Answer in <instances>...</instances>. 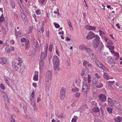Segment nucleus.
<instances>
[{"instance_id": "obj_1", "label": "nucleus", "mask_w": 122, "mask_h": 122, "mask_svg": "<svg viewBox=\"0 0 122 122\" xmlns=\"http://www.w3.org/2000/svg\"><path fill=\"white\" fill-rule=\"evenodd\" d=\"M99 39V36H97L96 38L94 39L93 41L92 45L94 48H98V50L101 51L103 49L104 46L102 43H100Z\"/></svg>"}, {"instance_id": "obj_2", "label": "nucleus", "mask_w": 122, "mask_h": 122, "mask_svg": "<svg viewBox=\"0 0 122 122\" xmlns=\"http://www.w3.org/2000/svg\"><path fill=\"white\" fill-rule=\"evenodd\" d=\"M52 74V72L50 71H48L46 73V84L48 86L50 85V83L49 82L51 81Z\"/></svg>"}, {"instance_id": "obj_3", "label": "nucleus", "mask_w": 122, "mask_h": 122, "mask_svg": "<svg viewBox=\"0 0 122 122\" xmlns=\"http://www.w3.org/2000/svg\"><path fill=\"white\" fill-rule=\"evenodd\" d=\"M97 36L95 35L92 32L90 31L87 35L86 38L88 40H91L95 37L96 38Z\"/></svg>"}, {"instance_id": "obj_4", "label": "nucleus", "mask_w": 122, "mask_h": 122, "mask_svg": "<svg viewBox=\"0 0 122 122\" xmlns=\"http://www.w3.org/2000/svg\"><path fill=\"white\" fill-rule=\"evenodd\" d=\"M65 88L64 87H62L61 89L60 94V97L61 99L62 100L63 99L65 96Z\"/></svg>"}, {"instance_id": "obj_5", "label": "nucleus", "mask_w": 122, "mask_h": 122, "mask_svg": "<svg viewBox=\"0 0 122 122\" xmlns=\"http://www.w3.org/2000/svg\"><path fill=\"white\" fill-rule=\"evenodd\" d=\"M98 97L100 100L102 101L105 102L107 100V96L103 94H99Z\"/></svg>"}, {"instance_id": "obj_6", "label": "nucleus", "mask_w": 122, "mask_h": 122, "mask_svg": "<svg viewBox=\"0 0 122 122\" xmlns=\"http://www.w3.org/2000/svg\"><path fill=\"white\" fill-rule=\"evenodd\" d=\"M32 46L35 50L36 49L38 48L39 47V45L38 44V42L36 41H34L33 42Z\"/></svg>"}, {"instance_id": "obj_7", "label": "nucleus", "mask_w": 122, "mask_h": 122, "mask_svg": "<svg viewBox=\"0 0 122 122\" xmlns=\"http://www.w3.org/2000/svg\"><path fill=\"white\" fill-rule=\"evenodd\" d=\"M114 105L117 109L119 110L120 109L121 106L120 103L119 102L115 101Z\"/></svg>"}, {"instance_id": "obj_8", "label": "nucleus", "mask_w": 122, "mask_h": 122, "mask_svg": "<svg viewBox=\"0 0 122 122\" xmlns=\"http://www.w3.org/2000/svg\"><path fill=\"white\" fill-rule=\"evenodd\" d=\"M47 56V52L46 51L45 53L43 52H41V55L40 60H44L46 57Z\"/></svg>"}, {"instance_id": "obj_9", "label": "nucleus", "mask_w": 122, "mask_h": 122, "mask_svg": "<svg viewBox=\"0 0 122 122\" xmlns=\"http://www.w3.org/2000/svg\"><path fill=\"white\" fill-rule=\"evenodd\" d=\"M89 56L92 58L93 60H99V59L97 58L95 54H94L92 52L89 55Z\"/></svg>"}, {"instance_id": "obj_10", "label": "nucleus", "mask_w": 122, "mask_h": 122, "mask_svg": "<svg viewBox=\"0 0 122 122\" xmlns=\"http://www.w3.org/2000/svg\"><path fill=\"white\" fill-rule=\"evenodd\" d=\"M109 66L112 69H116L117 67V64L115 62H112L110 63Z\"/></svg>"}, {"instance_id": "obj_11", "label": "nucleus", "mask_w": 122, "mask_h": 122, "mask_svg": "<svg viewBox=\"0 0 122 122\" xmlns=\"http://www.w3.org/2000/svg\"><path fill=\"white\" fill-rule=\"evenodd\" d=\"M53 61L54 63H59V59L57 56H54Z\"/></svg>"}, {"instance_id": "obj_12", "label": "nucleus", "mask_w": 122, "mask_h": 122, "mask_svg": "<svg viewBox=\"0 0 122 122\" xmlns=\"http://www.w3.org/2000/svg\"><path fill=\"white\" fill-rule=\"evenodd\" d=\"M83 91H88V86L86 83L85 82L83 83L82 86Z\"/></svg>"}, {"instance_id": "obj_13", "label": "nucleus", "mask_w": 122, "mask_h": 122, "mask_svg": "<svg viewBox=\"0 0 122 122\" xmlns=\"http://www.w3.org/2000/svg\"><path fill=\"white\" fill-rule=\"evenodd\" d=\"M12 67L15 71H16L18 69V67L17 66L16 63L15 62H13L12 64Z\"/></svg>"}, {"instance_id": "obj_14", "label": "nucleus", "mask_w": 122, "mask_h": 122, "mask_svg": "<svg viewBox=\"0 0 122 122\" xmlns=\"http://www.w3.org/2000/svg\"><path fill=\"white\" fill-rule=\"evenodd\" d=\"M2 93L3 97L5 99L4 100H6L8 102H10L9 101V99H8L7 94L5 92H3Z\"/></svg>"}, {"instance_id": "obj_15", "label": "nucleus", "mask_w": 122, "mask_h": 122, "mask_svg": "<svg viewBox=\"0 0 122 122\" xmlns=\"http://www.w3.org/2000/svg\"><path fill=\"white\" fill-rule=\"evenodd\" d=\"M21 15L23 21L24 22H26V21H27V19L25 15L23 13H21Z\"/></svg>"}, {"instance_id": "obj_16", "label": "nucleus", "mask_w": 122, "mask_h": 122, "mask_svg": "<svg viewBox=\"0 0 122 122\" xmlns=\"http://www.w3.org/2000/svg\"><path fill=\"white\" fill-rule=\"evenodd\" d=\"M85 28L86 30H95V28L93 27H92L90 25H87L85 27Z\"/></svg>"}, {"instance_id": "obj_17", "label": "nucleus", "mask_w": 122, "mask_h": 122, "mask_svg": "<svg viewBox=\"0 0 122 122\" xmlns=\"http://www.w3.org/2000/svg\"><path fill=\"white\" fill-rule=\"evenodd\" d=\"M44 60H40V63H39V65L40 66V69H42L43 68V66L44 65Z\"/></svg>"}, {"instance_id": "obj_18", "label": "nucleus", "mask_w": 122, "mask_h": 122, "mask_svg": "<svg viewBox=\"0 0 122 122\" xmlns=\"http://www.w3.org/2000/svg\"><path fill=\"white\" fill-rule=\"evenodd\" d=\"M103 38L106 42L107 44L110 45H112L113 43L111 41L108 39L107 38L105 37H104Z\"/></svg>"}, {"instance_id": "obj_19", "label": "nucleus", "mask_w": 122, "mask_h": 122, "mask_svg": "<svg viewBox=\"0 0 122 122\" xmlns=\"http://www.w3.org/2000/svg\"><path fill=\"white\" fill-rule=\"evenodd\" d=\"M6 62V59L5 58H2L0 59V63L3 65L5 64Z\"/></svg>"}, {"instance_id": "obj_20", "label": "nucleus", "mask_w": 122, "mask_h": 122, "mask_svg": "<svg viewBox=\"0 0 122 122\" xmlns=\"http://www.w3.org/2000/svg\"><path fill=\"white\" fill-rule=\"evenodd\" d=\"M25 49L26 50H27L29 48V42L28 40L27 41L25 42Z\"/></svg>"}, {"instance_id": "obj_21", "label": "nucleus", "mask_w": 122, "mask_h": 122, "mask_svg": "<svg viewBox=\"0 0 122 122\" xmlns=\"http://www.w3.org/2000/svg\"><path fill=\"white\" fill-rule=\"evenodd\" d=\"M54 69L55 70H57V71H59V69L58 66H59V63H54Z\"/></svg>"}, {"instance_id": "obj_22", "label": "nucleus", "mask_w": 122, "mask_h": 122, "mask_svg": "<svg viewBox=\"0 0 122 122\" xmlns=\"http://www.w3.org/2000/svg\"><path fill=\"white\" fill-rule=\"evenodd\" d=\"M92 84H95V86H96L97 84H98V80L95 79H93L92 81Z\"/></svg>"}, {"instance_id": "obj_23", "label": "nucleus", "mask_w": 122, "mask_h": 122, "mask_svg": "<svg viewBox=\"0 0 122 122\" xmlns=\"http://www.w3.org/2000/svg\"><path fill=\"white\" fill-rule=\"evenodd\" d=\"M86 47V46L84 45H81L79 47V49L82 50H85Z\"/></svg>"}, {"instance_id": "obj_24", "label": "nucleus", "mask_w": 122, "mask_h": 122, "mask_svg": "<svg viewBox=\"0 0 122 122\" xmlns=\"http://www.w3.org/2000/svg\"><path fill=\"white\" fill-rule=\"evenodd\" d=\"M93 111L95 112H100V110L99 108L97 107H95L93 109Z\"/></svg>"}, {"instance_id": "obj_25", "label": "nucleus", "mask_w": 122, "mask_h": 122, "mask_svg": "<svg viewBox=\"0 0 122 122\" xmlns=\"http://www.w3.org/2000/svg\"><path fill=\"white\" fill-rule=\"evenodd\" d=\"M98 60H96L95 61V63L97 66L100 67L102 64L100 62L98 61Z\"/></svg>"}, {"instance_id": "obj_26", "label": "nucleus", "mask_w": 122, "mask_h": 122, "mask_svg": "<svg viewBox=\"0 0 122 122\" xmlns=\"http://www.w3.org/2000/svg\"><path fill=\"white\" fill-rule=\"evenodd\" d=\"M85 50L87 51L89 55L92 52V50L90 48H87V47H86Z\"/></svg>"}, {"instance_id": "obj_27", "label": "nucleus", "mask_w": 122, "mask_h": 122, "mask_svg": "<svg viewBox=\"0 0 122 122\" xmlns=\"http://www.w3.org/2000/svg\"><path fill=\"white\" fill-rule=\"evenodd\" d=\"M98 83V84H97L96 86L97 88H100L102 87L103 86V85L101 82H99Z\"/></svg>"}, {"instance_id": "obj_28", "label": "nucleus", "mask_w": 122, "mask_h": 122, "mask_svg": "<svg viewBox=\"0 0 122 122\" xmlns=\"http://www.w3.org/2000/svg\"><path fill=\"white\" fill-rule=\"evenodd\" d=\"M103 76L104 78H106L107 80L109 79L108 77V75L107 73H104L103 74Z\"/></svg>"}, {"instance_id": "obj_29", "label": "nucleus", "mask_w": 122, "mask_h": 122, "mask_svg": "<svg viewBox=\"0 0 122 122\" xmlns=\"http://www.w3.org/2000/svg\"><path fill=\"white\" fill-rule=\"evenodd\" d=\"M18 61H19V63H17V65L20 66H21V63L22 62V59L21 58H19Z\"/></svg>"}, {"instance_id": "obj_30", "label": "nucleus", "mask_w": 122, "mask_h": 122, "mask_svg": "<svg viewBox=\"0 0 122 122\" xmlns=\"http://www.w3.org/2000/svg\"><path fill=\"white\" fill-rule=\"evenodd\" d=\"M77 119L78 117L77 116H75L74 118H73L72 119L71 122H76Z\"/></svg>"}, {"instance_id": "obj_31", "label": "nucleus", "mask_w": 122, "mask_h": 122, "mask_svg": "<svg viewBox=\"0 0 122 122\" xmlns=\"http://www.w3.org/2000/svg\"><path fill=\"white\" fill-rule=\"evenodd\" d=\"M33 98H32L30 99V103L33 106H34L35 104V103L33 100Z\"/></svg>"}, {"instance_id": "obj_32", "label": "nucleus", "mask_w": 122, "mask_h": 122, "mask_svg": "<svg viewBox=\"0 0 122 122\" xmlns=\"http://www.w3.org/2000/svg\"><path fill=\"white\" fill-rule=\"evenodd\" d=\"M115 120L117 122H120L122 121V120L120 117H118L117 118L115 119Z\"/></svg>"}, {"instance_id": "obj_33", "label": "nucleus", "mask_w": 122, "mask_h": 122, "mask_svg": "<svg viewBox=\"0 0 122 122\" xmlns=\"http://www.w3.org/2000/svg\"><path fill=\"white\" fill-rule=\"evenodd\" d=\"M107 111L109 113H112V110L111 108H108L107 109Z\"/></svg>"}, {"instance_id": "obj_34", "label": "nucleus", "mask_w": 122, "mask_h": 122, "mask_svg": "<svg viewBox=\"0 0 122 122\" xmlns=\"http://www.w3.org/2000/svg\"><path fill=\"white\" fill-rule=\"evenodd\" d=\"M38 75H36L33 77V80L35 81H37L38 79Z\"/></svg>"}, {"instance_id": "obj_35", "label": "nucleus", "mask_w": 122, "mask_h": 122, "mask_svg": "<svg viewBox=\"0 0 122 122\" xmlns=\"http://www.w3.org/2000/svg\"><path fill=\"white\" fill-rule=\"evenodd\" d=\"M27 40L26 38H22L21 39V41L22 42H26Z\"/></svg>"}, {"instance_id": "obj_36", "label": "nucleus", "mask_w": 122, "mask_h": 122, "mask_svg": "<svg viewBox=\"0 0 122 122\" xmlns=\"http://www.w3.org/2000/svg\"><path fill=\"white\" fill-rule=\"evenodd\" d=\"M18 35L20 37H21L22 36V31L19 30L18 31Z\"/></svg>"}, {"instance_id": "obj_37", "label": "nucleus", "mask_w": 122, "mask_h": 122, "mask_svg": "<svg viewBox=\"0 0 122 122\" xmlns=\"http://www.w3.org/2000/svg\"><path fill=\"white\" fill-rule=\"evenodd\" d=\"M80 93L79 92H77L75 94V96L77 98H78L80 97Z\"/></svg>"}, {"instance_id": "obj_38", "label": "nucleus", "mask_w": 122, "mask_h": 122, "mask_svg": "<svg viewBox=\"0 0 122 122\" xmlns=\"http://www.w3.org/2000/svg\"><path fill=\"white\" fill-rule=\"evenodd\" d=\"M99 31L100 32V34L101 36H102L105 35L104 32L103 31L100 30Z\"/></svg>"}, {"instance_id": "obj_39", "label": "nucleus", "mask_w": 122, "mask_h": 122, "mask_svg": "<svg viewBox=\"0 0 122 122\" xmlns=\"http://www.w3.org/2000/svg\"><path fill=\"white\" fill-rule=\"evenodd\" d=\"M39 3L41 4H45V0H39Z\"/></svg>"}, {"instance_id": "obj_40", "label": "nucleus", "mask_w": 122, "mask_h": 122, "mask_svg": "<svg viewBox=\"0 0 122 122\" xmlns=\"http://www.w3.org/2000/svg\"><path fill=\"white\" fill-rule=\"evenodd\" d=\"M36 13L37 15H40L41 14V12L40 10H38L36 12Z\"/></svg>"}, {"instance_id": "obj_41", "label": "nucleus", "mask_w": 122, "mask_h": 122, "mask_svg": "<svg viewBox=\"0 0 122 122\" xmlns=\"http://www.w3.org/2000/svg\"><path fill=\"white\" fill-rule=\"evenodd\" d=\"M54 24L55 25V27L56 28H59L60 27V26L58 24H56V23H54Z\"/></svg>"}, {"instance_id": "obj_42", "label": "nucleus", "mask_w": 122, "mask_h": 122, "mask_svg": "<svg viewBox=\"0 0 122 122\" xmlns=\"http://www.w3.org/2000/svg\"><path fill=\"white\" fill-rule=\"evenodd\" d=\"M100 67L102 68V69L103 70H107L108 71V69H107L105 66H104L102 64V65Z\"/></svg>"}, {"instance_id": "obj_43", "label": "nucleus", "mask_w": 122, "mask_h": 122, "mask_svg": "<svg viewBox=\"0 0 122 122\" xmlns=\"http://www.w3.org/2000/svg\"><path fill=\"white\" fill-rule=\"evenodd\" d=\"M0 87L1 89L2 90H4L5 88V86H4L3 84L2 83H1L0 84Z\"/></svg>"}, {"instance_id": "obj_44", "label": "nucleus", "mask_w": 122, "mask_h": 122, "mask_svg": "<svg viewBox=\"0 0 122 122\" xmlns=\"http://www.w3.org/2000/svg\"><path fill=\"white\" fill-rule=\"evenodd\" d=\"M109 58V56H105L104 58V60L105 61H108V59Z\"/></svg>"}, {"instance_id": "obj_45", "label": "nucleus", "mask_w": 122, "mask_h": 122, "mask_svg": "<svg viewBox=\"0 0 122 122\" xmlns=\"http://www.w3.org/2000/svg\"><path fill=\"white\" fill-rule=\"evenodd\" d=\"M20 107L21 108L24 109H25V106L22 103H21L20 104Z\"/></svg>"}, {"instance_id": "obj_46", "label": "nucleus", "mask_w": 122, "mask_h": 122, "mask_svg": "<svg viewBox=\"0 0 122 122\" xmlns=\"http://www.w3.org/2000/svg\"><path fill=\"white\" fill-rule=\"evenodd\" d=\"M86 69L85 68L83 69L81 73V75L83 76L85 73V72L86 71Z\"/></svg>"}, {"instance_id": "obj_47", "label": "nucleus", "mask_w": 122, "mask_h": 122, "mask_svg": "<svg viewBox=\"0 0 122 122\" xmlns=\"http://www.w3.org/2000/svg\"><path fill=\"white\" fill-rule=\"evenodd\" d=\"M31 96H32V98H33L34 99V97L35 96V92L33 91L32 92Z\"/></svg>"}, {"instance_id": "obj_48", "label": "nucleus", "mask_w": 122, "mask_h": 122, "mask_svg": "<svg viewBox=\"0 0 122 122\" xmlns=\"http://www.w3.org/2000/svg\"><path fill=\"white\" fill-rule=\"evenodd\" d=\"M114 46H109V49L110 50H113Z\"/></svg>"}, {"instance_id": "obj_49", "label": "nucleus", "mask_w": 122, "mask_h": 122, "mask_svg": "<svg viewBox=\"0 0 122 122\" xmlns=\"http://www.w3.org/2000/svg\"><path fill=\"white\" fill-rule=\"evenodd\" d=\"M95 76H96L97 78L98 79H99L100 77V75H98L97 73H96L95 74Z\"/></svg>"}, {"instance_id": "obj_50", "label": "nucleus", "mask_w": 122, "mask_h": 122, "mask_svg": "<svg viewBox=\"0 0 122 122\" xmlns=\"http://www.w3.org/2000/svg\"><path fill=\"white\" fill-rule=\"evenodd\" d=\"M70 60L68 58L67 59V63L68 65L69 66H70Z\"/></svg>"}, {"instance_id": "obj_51", "label": "nucleus", "mask_w": 122, "mask_h": 122, "mask_svg": "<svg viewBox=\"0 0 122 122\" xmlns=\"http://www.w3.org/2000/svg\"><path fill=\"white\" fill-rule=\"evenodd\" d=\"M89 62L87 61H83V66H84L86 64H88Z\"/></svg>"}, {"instance_id": "obj_52", "label": "nucleus", "mask_w": 122, "mask_h": 122, "mask_svg": "<svg viewBox=\"0 0 122 122\" xmlns=\"http://www.w3.org/2000/svg\"><path fill=\"white\" fill-rule=\"evenodd\" d=\"M11 6L13 7H14L15 6V3L14 2H12L11 3Z\"/></svg>"}, {"instance_id": "obj_53", "label": "nucleus", "mask_w": 122, "mask_h": 122, "mask_svg": "<svg viewBox=\"0 0 122 122\" xmlns=\"http://www.w3.org/2000/svg\"><path fill=\"white\" fill-rule=\"evenodd\" d=\"M115 54L116 56L117 59L118 58H119V54L117 52H116L115 53Z\"/></svg>"}, {"instance_id": "obj_54", "label": "nucleus", "mask_w": 122, "mask_h": 122, "mask_svg": "<svg viewBox=\"0 0 122 122\" xmlns=\"http://www.w3.org/2000/svg\"><path fill=\"white\" fill-rule=\"evenodd\" d=\"M52 46L51 44L50 45L49 50L50 51H51L52 49Z\"/></svg>"}, {"instance_id": "obj_55", "label": "nucleus", "mask_w": 122, "mask_h": 122, "mask_svg": "<svg viewBox=\"0 0 122 122\" xmlns=\"http://www.w3.org/2000/svg\"><path fill=\"white\" fill-rule=\"evenodd\" d=\"M67 22L68 23L70 27H72V25H71V23L69 20H68Z\"/></svg>"}, {"instance_id": "obj_56", "label": "nucleus", "mask_w": 122, "mask_h": 122, "mask_svg": "<svg viewBox=\"0 0 122 122\" xmlns=\"http://www.w3.org/2000/svg\"><path fill=\"white\" fill-rule=\"evenodd\" d=\"M5 82L8 85H9L10 84V82L7 79H6V80Z\"/></svg>"}, {"instance_id": "obj_57", "label": "nucleus", "mask_w": 122, "mask_h": 122, "mask_svg": "<svg viewBox=\"0 0 122 122\" xmlns=\"http://www.w3.org/2000/svg\"><path fill=\"white\" fill-rule=\"evenodd\" d=\"M30 117V115H26V118L27 119H29Z\"/></svg>"}, {"instance_id": "obj_58", "label": "nucleus", "mask_w": 122, "mask_h": 122, "mask_svg": "<svg viewBox=\"0 0 122 122\" xmlns=\"http://www.w3.org/2000/svg\"><path fill=\"white\" fill-rule=\"evenodd\" d=\"M10 43L12 45H14L15 44V41L13 40H11L10 41Z\"/></svg>"}, {"instance_id": "obj_59", "label": "nucleus", "mask_w": 122, "mask_h": 122, "mask_svg": "<svg viewBox=\"0 0 122 122\" xmlns=\"http://www.w3.org/2000/svg\"><path fill=\"white\" fill-rule=\"evenodd\" d=\"M10 120L11 122H15L14 119L12 117L10 118Z\"/></svg>"}, {"instance_id": "obj_60", "label": "nucleus", "mask_w": 122, "mask_h": 122, "mask_svg": "<svg viewBox=\"0 0 122 122\" xmlns=\"http://www.w3.org/2000/svg\"><path fill=\"white\" fill-rule=\"evenodd\" d=\"M112 99H111L109 97L108 98V102H112Z\"/></svg>"}, {"instance_id": "obj_61", "label": "nucleus", "mask_w": 122, "mask_h": 122, "mask_svg": "<svg viewBox=\"0 0 122 122\" xmlns=\"http://www.w3.org/2000/svg\"><path fill=\"white\" fill-rule=\"evenodd\" d=\"M79 90V89L77 88H75L74 89V92H77Z\"/></svg>"}, {"instance_id": "obj_62", "label": "nucleus", "mask_w": 122, "mask_h": 122, "mask_svg": "<svg viewBox=\"0 0 122 122\" xmlns=\"http://www.w3.org/2000/svg\"><path fill=\"white\" fill-rule=\"evenodd\" d=\"M116 26L118 28V29H120V26H119V24L118 23L116 25Z\"/></svg>"}, {"instance_id": "obj_63", "label": "nucleus", "mask_w": 122, "mask_h": 122, "mask_svg": "<svg viewBox=\"0 0 122 122\" xmlns=\"http://www.w3.org/2000/svg\"><path fill=\"white\" fill-rule=\"evenodd\" d=\"M58 117L59 118H62L63 117V116L62 114L61 115H59L58 116Z\"/></svg>"}, {"instance_id": "obj_64", "label": "nucleus", "mask_w": 122, "mask_h": 122, "mask_svg": "<svg viewBox=\"0 0 122 122\" xmlns=\"http://www.w3.org/2000/svg\"><path fill=\"white\" fill-rule=\"evenodd\" d=\"M33 86L34 87H36V86L37 84L35 83H33L32 84Z\"/></svg>"}]
</instances>
